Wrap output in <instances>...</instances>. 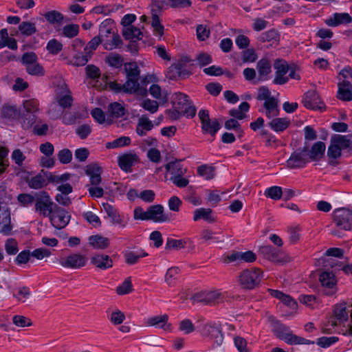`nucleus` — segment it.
<instances>
[{
  "label": "nucleus",
  "instance_id": "nucleus-1",
  "mask_svg": "<svg viewBox=\"0 0 352 352\" xmlns=\"http://www.w3.org/2000/svg\"><path fill=\"white\" fill-rule=\"evenodd\" d=\"M124 72L126 74V82L124 83V87L129 94H138L140 96H144L147 94L146 89L140 87L138 80L140 78V70L137 63L135 62L126 63L124 64Z\"/></svg>",
  "mask_w": 352,
  "mask_h": 352
},
{
  "label": "nucleus",
  "instance_id": "nucleus-2",
  "mask_svg": "<svg viewBox=\"0 0 352 352\" xmlns=\"http://www.w3.org/2000/svg\"><path fill=\"white\" fill-rule=\"evenodd\" d=\"M263 272L258 267L242 270L237 276L239 285L244 290H252L260 285Z\"/></svg>",
  "mask_w": 352,
  "mask_h": 352
},
{
  "label": "nucleus",
  "instance_id": "nucleus-3",
  "mask_svg": "<svg viewBox=\"0 0 352 352\" xmlns=\"http://www.w3.org/2000/svg\"><path fill=\"white\" fill-rule=\"evenodd\" d=\"M110 21H105L101 23L99 28L100 36L102 39L104 48L107 50H113L122 45L120 35L109 26Z\"/></svg>",
  "mask_w": 352,
  "mask_h": 352
},
{
  "label": "nucleus",
  "instance_id": "nucleus-4",
  "mask_svg": "<svg viewBox=\"0 0 352 352\" xmlns=\"http://www.w3.org/2000/svg\"><path fill=\"white\" fill-rule=\"evenodd\" d=\"M274 333L280 340L291 345L296 344H313L314 342L298 336L292 333L290 329L286 325L276 321L274 326Z\"/></svg>",
  "mask_w": 352,
  "mask_h": 352
},
{
  "label": "nucleus",
  "instance_id": "nucleus-5",
  "mask_svg": "<svg viewBox=\"0 0 352 352\" xmlns=\"http://www.w3.org/2000/svg\"><path fill=\"white\" fill-rule=\"evenodd\" d=\"M57 206L52 201L47 192L41 191L36 194L34 208L39 215L49 217Z\"/></svg>",
  "mask_w": 352,
  "mask_h": 352
},
{
  "label": "nucleus",
  "instance_id": "nucleus-6",
  "mask_svg": "<svg viewBox=\"0 0 352 352\" xmlns=\"http://www.w3.org/2000/svg\"><path fill=\"white\" fill-rule=\"evenodd\" d=\"M58 263L64 268L78 270L86 265L87 258L81 254L72 253L60 257L58 259Z\"/></svg>",
  "mask_w": 352,
  "mask_h": 352
},
{
  "label": "nucleus",
  "instance_id": "nucleus-7",
  "mask_svg": "<svg viewBox=\"0 0 352 352\" xmlns=\"http://www.w3.org/2000/svg\"><path fill=\"white\" fill-rule=\"evenodd\" d=\"M173 107L182 111V115L193 118L196 114V109L190 102L188 96L183 93H177L173 101Z\"/></svg>",
  "mask_w": 352,
  "mask_h": 352
},
{
  "label": "nucleus",
  "instance_id": "nucleus-8",
  "mask_svg": "<svg viewBox=\"0 0 352 352\" xmlns=\"http://www.w3.org/2000/svg\"><path fill=\"white\" fill-rule=\"evenodd\" d=\"M333 218L336 226L340 229L352 230V210L344 208L336 209Z\"/></svg>",
  "mask_w": 352,
  "mask_h": 352
},
{
  "label": "nucleus",
  "instance_id": "nucleus-9",
  "mask_svg": "<svg viewBox=\"0 0 352 352\" xmlns=\"http://www.w3.org/2000/svg\"><path fill=\"white\" fill-rule=\"evenodd\" d=\"M221 296V293L218 289L204 290L194 294L190 300L193 302L214 305Z\"/></svg>",
  "mask_w": 352,
  "mask_h": 352
},
{
  "label": "nucleus",
  "instance_id": "nucleus-10",
  "mask_svg": "<svg viewBox=\"0 0 352 352\" xmlns=\"http://www.w3.org/2000/svg\"><path fill=\"white\" fill-rule=\"evenodd\" d=\"M52 225L56 229H62L69 223L71 216L64 208L57 206L49 217Z\"/></svg>",
  "mask_w": 352,
  "mask_h": 352
},
{
  "label": "nucleus",
  "instance_id": "nucleus-11",
  "mask_svg": "<svg viewBox=\"0 0 352 352\" xmlns=\"http://www.w3.org/2000/svg\"><path fill=\"white\" fill-rule=\"evenodd\" d=\"M307 151L308 148L305 146L302 149H298L292 153L286 162L287 167L290 169L305 168L308 162L307 159L305 157V153Z\"/></svg>",
  "mask_w": 352,
  "mask_h": 352
},
{
  "label": "nucleus",
  "instance_id": "nucleus-12",
  "mask_svg": "<svg viewBox=\"0 0 352 352\" xmlns=\"http://www.w3.org/2000/svg\"><path fill=\"white\" fill-rule=\"evenodd\" d=\"M199 118L201 122V129L204 133L214 135L220 129V124L217 120H211L209 117L208 111L201 110L199 112Z\"/></svg>",
  "mask_w": 352,
  "mask_h": 352
},
{
  "label": "nucleus",
  "instance_id": "nucleus-13",
  "mask_svg": "<svg viewBox=\"0 0 352 352\" xmlns=\"http://www.w3.org/2000/svg\"><path fill=\"white\" fill-rule=\"evenodd\" d=\"M23 107L27 114L23 121L22 125L24 129H28L36 122V116L35 113L38 110V103L34 100H28L24 102Z\"/></svg>",
  "mask_w": 352,
  "mask_h": 352
},
{
  "label": "nucleus",
  "instance_id": "nucleus-14",
  "mask_svg": "<svg viewBox=\"0 0 352 352\" xmlns=\"http://www.w3.org/2000/svg\"><path fill=\"white\" fill-rule=\"evenodd\" d=\"M168 314L156 315L148 318L146 320V326L153 327L162 329L164 332L170 333L173 331V325L168 322Z\"/></svg>",
  "mask_w": 352,
  "mask_h": 352
},
{
  "label": "nucleus",
  "instance_id": "nucleus-15",
  "mask_svg": "<svg viewBox=\"0 0 352 352\" xmlns=\"http://www.w3.org/2000/svg\"><path fill=\"white\" fill-rule=\"evenodd\" d=\"M258 254L263 258L276 263L285 262L286 260L282 258L281 252L270 245H263L259 247Z\"/></svg>",
  "mask_w": 352,
  "mask_h": 352
},
{
  "label": "nucleus",
  "instance_id": "nucleus-16",
  "mask_svg": "<svg viewBox=\"0 0 352 352\" xmlns=\"http://www.w3.org/2000/svg\"><path fill=\"white\" fill-rule=\"evenodd\" d=\"M320 282L322 286V292L327 296H332L337 292L336 280L333 273L323 272L320 275Z\"/></svg>",
  "mask_w": 352,
  "mask_h": 352
},
{
  "label": "nucleus",
  "instance_id": "nucleus-17",
  "mask_svg": "<svg viewBox=\"0 0 352 352\" xmlns=\"http://www.w3.org/2000/svg\"><path fill=\"white\" fill-rule=\"evenodd\" d=\"M352 307L348 306L346 303L342 302L336 306L334 309V315L336 318L341 321H346L349 319V316H351V324L349 325V327L346 329L344 334L352 336Z\"/></svg>",
  "mask_w": 352,
  "mask_h": 352
},
{
  "label": "nucleus",
  "instance_id": "nucleus-18",
  "mask_svg": "<svg viewBox=\"0 0 352 352\" xmlns=\"http://www.w3.org/2000/svg\"><path fill=\"white\" fill-rule=\"evenodd\" d=\"M274 68L276 70L274 83L276 85L285 84L288 81V77L285 76L289 70L287 62L282 59H276L274 63Z\"/></svg>",
  "mask_w": 352,
  "mask_h": 352
},
{
  "label": "nucleus",
  "instance_id": "nucleus-19",
  "mask_svg": "<svg viewBox=\"0 0 352 352\" xmlns=\"http://www.w3.org/2000/svg\"><path fill=\"white\" fill-rule=\"evenodd\" d=\"M256 260V255L252 251L233 252L223 258L224 263H230L236 261H244L245 263H253Z\"/></svg>",
  "mask_w": 352,
  "mask_h": 352
},
{
  "label": "nucleus",
  "instance_id": "nucleus-20",
  "mask_svg": "<svg viewBox=\"0 0 352 352\" xmlns=\"http://www.w3.org/2000/svg\"><path fill=\"white\" fill-rule=\"evenodd\" d=\"M148 221L151 220L157 223L167 222L170 220L168 214L164 212V207L160 205L151 206L147 209Z\"/></svg>",
  "mask_w": 352,
  "mask_h": 352
},
{
  "label": "nucleus",
  "instance_id": "nucleus-21",
  "mask_svg": "<svg viewBox=\"0 0 352 352\" xmlns=\"http://www.w3.org/2000/svg\"><path fill=\"white\" fill-rule=\"evenodd\" d=\"M190 59L187 57L181 58L177 63L173 64L167 71L166 76L170 80H177L179 77H184L188 74L184 69V65L188 63Z\"/></svg>",
  "mask_w": 352,
  "mask_h": 352
},
{
  "label": "nucleus",
  "instance_id": "nucleus-22",
  "mask_svg": "<svg viewBox=\"0 0 352 352\" xmlns=\"http://www.w3.org/2000/svg\"><path fill=\"white\" fill-rule=\"evenodd\" d=\"M302 103L306 108L310 109L322 110L324 108L319 95L314 90L308 91L305 94Z\"/></svg>",
  "mask_w": 352,
  "mask_h": 352
},
{
  "label": "nucleus",
  "instance_id": "nucleus-23",
  "mask_svg": "<svg viewBox=\"0 0 352 352\" xmlns=\"http://www.w3.org/2000/svg\"><path fill=\"white\" fill-rule=\"evenodd\" d=\"M118 165L120 168L128 173L131 172L132 166L140 162L138 155L135 152L126 153L118 157Z\"/></svg>",
  "mask_w": 352,
  "mask_h": 352
},
{
  "label": "nucleus",
  "instance_id": "nucleus-24",
  "mask_svg": "<svg viewBox=\"0 0 352 352\" xmlns=\"http://www.w3.org/2000/svg\"><path fill=\"white\" fill-rule=\"evenodd\" d=\"M204 334L211 337L217 346H220L223 342V336L221 333L220 324L216 322H210L204 326Z\"/></svg>",
  "mask_w": 352,
  "mask_h": 352
},
{
  "label": "nucleus",
  "instance_id": "nucleus-25",
  "mask_svg": "<svg viewBox=\"0 0 352 352\" xmlns=\"http://www.w3.org/2000/svg\"><path fill=\"white\" fill-rule=\"evenodd\" d=\"M56 100L59 106L63 108H69L72 105L73 98L67 85L60 87V92L57 94Z\"/></svg>",
  "mask_w": 352,
  "mask_h": 352
},
{
  "label": "nucleus",
  "instance_id": "nucleus-26",
  "mask_svg": "<svg viewBox=\"0 0 352 352\" xmlns=\"http://www.w3.org/2000/svg\"><path fill=\"white\" fill-rule=\"evenodd\" d=\"M85 173L89 177L91 185L97 186L101 183L102 168L98 164L91 163L86 166Z\"/></svg>",
  "mask_w": 352,
  "mask_h": 352
},
{
  "label": "nucleus",
  "instance_id": "nucleus-27",
  "mask_svg": "<svg viewBox=\"0 0 352 352\" xmlns=\"http://www.w3.org/2000/svg\"><path fill=\"white\" fill-rule=\"evenodd\" d=\"M91 263L97 268L104 270L113 267V260L108 255L95 254L91 258Z\"/></svg>",
  "mask_w": 352,
  "mask_h": 352
},
{
  "label": "nucleus",
  "instance_id": "nucleus-28",
  "mask_svg": "<svg viewBox=\"0 0 352 352\" xmlns=\"http://www.w3.org/2000/svg\"><path fill=\"white\" fill-rule=\"evenodd\" d=\"M338 98L343 101L352 100V84L346 80H343L338 82Z\"/></svg>",
  "mask_w": 352,
  "mask_h": 352
},
{
  "label": "nucleus",
  "instance_id": "nucleus-29",
  "mask_svg": "<svg viewBox=\"0 0 352 352\" xmlns=\"http://www.w3.org/2000/svg\"><path fill=\"white\" fill-rule=\"evenodd\" d=\"M325 23L330 27H336L342 24L352 22V17L348 13H335L331 17L325 20Z\"/></svg>",
  "mask_w": 352,
  "mask_h": 352
},
{
  "label": "nucleus",
  "instance_id": "nucleus-30",
  "mask_svg": "<svg viewBox=\"0 0 352 352\" xmlns=\"http://www.w3.org/2000/svg\"><path fill=\"white\" fill-rule=\"evenodd\" d=\"M256 69L259 80H266L272 72L271 61L267 58H263L257 62Z\"/></svg>",
  "mask_w": 352,
  "mask_h": 352
},
{
  "label": "nucleus",
  "instance_id": "nucleus-31",
  "mask_svg": "<svg viewBox=\"0 0 352 352\" xmlns=\"http://www.w3.org/2000/svg\"><path fill=\"white\" fill-rule=\"evenodd\" d=\"M326 149V146L322 142H317L312 146L309 153V159L311 161L320 160L324 155Z\"/></svg>",
  "mask_w": 352,
  "mask_h": 352
},
{
  "label": "nucleus",
  "instance_id": "nucleus-32",
  "mask_svg": "<svg viewBox=\"0 0 352 352\" xmlns=\"http://www.w3.org/2000/svg\"><path fill=\"white\" fill-rule=\"evenodd\" d=\"M263 107L265 110V115L268 118H274L279 114L278 101L275 98L265 101Z\"/></svg>",
  "mask_w": 352,
  "mask_h": 352
},
{
  "label": "nucleus",
  "instance_id": "nucleus-33",
  "mask_svg": "<svg viewBox=\"0 0 352 352\" xmlns=\"http://www.w3.org/2000/svg\"><path fill=\"white\" fill-rule=\"evenodd\" d=\"M89 243L95 249L104 250L109 247V240L107 237L96 234L89 236Z\"/></svg>",
  "mask_w": 352,
  "mask_h": 352
},
{
  "label": "nucleus",
  "instance_id": "nucleus-34",
  "mask_svg": "<svg viewBox=\"0 0 352 352\" xmlns=\"http://www.w3.org/2000/svg\"><path fill=\"white\" fill-rule=\"evenodd\" d=\"M269 292L272 296L279 299L285 305L292 309H296L297 303L290 296L278 290L269 289Z\"/></svg>",
  "mask_w": 352,
  "mask_h": 352
},
{
  "label": "nucleus",
  "instance_id": "nucleus-35",
  "mask_svg": "<svg viewBox=\"0 0 352 352\" xmlns=\"http://www.w3.org/2000/svg\"><path fill=\"white\" fill-rule=\"evenodd\" d=\"M122 34L126 40H130L134 42L141 40L142 38V32L141 30L133 25L130 28H123Z\"/></svg>",
  "mask_w": 352,
  "mask_h": 352
},
{
  "label": "nucleus",
  "instance_id": "nucleus-36",
  "mask_svg": "<svg viewBox=\"0 0 352 352\" xmlns=\"http://www.w3.org/2000/svg\"><path fill=\"white\" fill-rule=\"evenodd\" d=\"M212 210L210 208H200L195 210L193 220L197 221L204 219L208 222L212 223L215 219L212 215Z\"/></svg>",
  "mask_w": 352,
  "mask_h": 352
},
{
  "label": "nucleus",
  "instance_id": "nucleus-37",
  "mask_svg": "<svg viewBox=\"0 0 352 352\" xmlns=\"http://www.w3.org/2000/svg\"><path fill=\"white\" fill-rule=\"evenodd\" d=\"M342 150L337 146L336 144L333 143V140L331 139L330 145L327 150V155L330 160L329 164L331 166H336L338 164L336 160L341 156Z\"/></svg>",
  "mask_w": 352,
  "mask_h": 352
},
{
  "label": "nucleus",
  "instance_id": "nucleus-38",
  "mask_svg": "<svg viewBox=\"0 0 352 352\" xmlns=\"http://www.w3.org/2000/svg\"><path fill=\"white\" fill-rule=\"evenodd\" d=\"M165 168L170 173L171 177L183 176L186 173V169L184 168L177 160L168 163L166 164Z\"/></svg>",
  "mask_w": 352,
  "mask_h": 352
},
{
  "label": "nucleus",
  "instance_id": "nucleus-39",
  "mask_svg": "<svg viewBox=\"0 0 352 352\" xmlns=\"http://www.w3.org/2000/svg\"><path fill=\"white\" fill-rule=\"evenodd\" d=\"M153 127L152 122L146 116H142L138 119L136 132L142 136L146 134L145 131H150Z\"/></svg>",
  "mask_w": 352,
  "mask_h": 352
},
{
  "label": "nucleus",
  "instance_id": "nucleus-40",
  "mask_svg": "<svg viewBox=\"0 0 352 352\" xmlns=\"http://www.w3.org/2000/svg\"><path fill=\"white\" fill-rule=\"evenodd\" d=\"M45 19L51 25H60L63 23L65 16L57 10H51L44 14Z\"/></svg>",
  "mask_w": 352,
  "mask_h": 352
},
{
  "label": "nucleus",
  "instance_id": "nucleus-41",
  "mask_svg": "<svg viewBox=\"0 0 352 352\" xmlns=\"http://www.w3.org/2000/svg\"><path fill=\"white\" fill-rule=\"evenodd\" d=\"M250 109V104L247 102H242L238 109H233L230 110L229 114L230 116L238 120H243L246 118L245 113Z\"/></svg>",
  "mask_w": 352,
  "mask_h": 352
},
{
  "label": "nucleus",
  "instance_id": "nucleus-42",
  "mask_svg": "<svg viewBox=\"0 0 352 352\" xmlns=\"http://www.w3.org/2000/svg\"><path fill=\"white\" fill-rule=\"evenodd\" d=\"M103 210L106 212L108 217L111 218V222L114 224L122 225V219L116 210L108 203L102 204Z\"/></svg>",
  "mask_w": 352,
  "mask_h": 352
},
{
  "label": "nucleus",
  "instance_id": "nucleus-43",
  "mask_svg": "<svg viewBox=\"0 0 352 352\" xmlns=\"http://www.w3.org/2000/svg\"><path fill=\"white\" fill-rule=\"evenodd\" d=\"M290 124V120L287 118H274L270 123V126L276 132L285 130Z\"/></svg>",
  "mask_w": 352,
  "mask_h": 352
},
{
  "label": "nucleus",
  "instance_id": "nucleus-44",
  "mask_svg": "<svg viewBox=\"0 0 352 352\" xmlns=\"http://www.w3.org/2000/svg\"><path fill=\"white\" fill-rule=\"evenodd\" d=\"M26 183L29 187L33 189H41L46 184L45 179L41 174L26 179Z\"/></svg>",
  "mask_w": 352,
  "mask_h": 352
},
{
  "label": "nucleus",
  "instance_id": "nucleus-45",
  "mask_svg": "<svg viewBox=\"0 0 352 352\" xmlns=\"http://www.w3.org/2000/svg\"><path fill=\"white\" fill-rule=\"evenodd\" d=\"M186 242L183 239L168 238L165 244V250L167 251H171L184 249L186 247Z\"/></svg>",
  "mask_w": 352,
  "mask_h": 352
},
{
  "label": "nucleus",
  "instance_id": "nucleus-46",
  "mask_svg": "<svg viewBox=\"0 0 352 352\" xmlns=\"http://www.w3.org/2000/svg\"><path fill=\"white\" fill-rule=\"evenodd\" d=\"M331 139L341 150L349 148L351 144V140L346 135L336 134L332 135Z\"/></svg>",
  "mask_w": 352,
  "mask_h": 352
},
{
  "label": "nucleus",
  "instance_id": "nucleus-47",
  "mask_svg": "<svg viewBox=\"0 0 352 352\" xmlns=\"http://www.w3.org/2000/svg\"><path fill=\"white\" fill-rule=\"evenodd\" d=\"M105 61L111 67L115 68L120 67L124 63V58L122 56L117 53H110L105 58Z\"/></svg>",
  "mask_w": 352,
  "mask_h": 352
},
{
  "label": "nucleus",
  "instance_id": "nucleus-48",
  "mask_svg": "<svg viewBox=\"0 0 352 352\" xmlns=\"http://www.w3.org/2000/svg\"><path fill=\"white\" fill-rule=\"evenodd\" d=\"M215 168L207 164L201 165L197 168V173L199 176L207 180H210L214 177Z\"/></svg>",
  "mask_w": 352,
  "mask_h": 352
},
{
  "label": "nucleus",
  "instance_id": "nucleus-49",
  "mask_svg": "<svg viewBox=\"0 0 352 352\" xmlns=\"http://www.w3.org/2000/svg\"><path fill=\"white\" fill-rule=\"evenodd\" d=\"M91 56L90 52H86L85 50L82 52H78L74 56L73 65L76 66H84L87 64Z\"/></svg>",
  "mask_w": 352,
  "mask_h": 352
},
{
  "label": "nucleus",
  "instance_id": "nucleus-50",
  "mask_svg": "<svg viewBox=\"0 0 352 352\" xmlns=\"http://www.w3.org/2000/svg\"><path fill=\"white\" fill-rule=\"evenodd\" d=\"M19 30L23 35L31 36L36 32V25L30 21H23L19 25Z\"/></svg>",
  "mask_w": 352,
  "mask_h": 352
},
{
  "label": "nucleus",
  "instance_id": "nucleus-51",
  "mask_svg": "<svg viewBox=\"0 0 352 352\" xmlns=\"http://www.w3.org/2000/svg\"><path fill=\"white\" fill-rule=\"evenodd\" d=\"M108 111L112 118H120L125 113L124 107L118 102L110 104L109 105Z\"/></svg>",
  "mask_w": 352,
  "mask_h": 352
},
{
  "label": "nucleus",
  "instance_id": "nucleus-52",
  "mask_svg": "<svg viewBox=\"0 0 352 352\" xmlns=\"http://www.w3.org/2000/svg\"><path fill=\"white\" fill-rule=\"evenodd\" d=\"M79 26L77 24H68L65 25L62 30L60 35L68 37L74 38L78 34Z\"/></svg>",
  "mask_w": 352,
  "mask_h": 352
},
{
  "label": "nucleus",
  "instance_id": "nucleus-53",
  "mask_svg": "<svg viewBox=\"0 0 352 352\" xmlns=\"http://www.w3.org/2000/svg\"><path fill=\"white\" fill-rule=\"evenodd\" d=\"M151 25L154 32L159 36H162L164 34V28L161 23L159 14L157 13L156 10H153Z\"/></svg>",
  "mask_w": 352,
  "mask_h": 352
},
{
  "label": "nucleus",
  "instance_id": "nucleus-54",
  "mask_svg": "<svg viewBox=\"0 0 352 352\" xmlns=\"http://www.w3.org/2000/svg\"><path fill=\"white\" fill-rule=\"evenodd\" d=\"M131 144V139L126 136L120 137L113 142L106 144L107 148H114L124 146H128Z\"/></svg>",
  "mask_w": 352,
  "mask_h": 352
},
{
  "label": "nucleus",
  "instance_id": "nucleus-55",
  "mask_svg": "<svg viewBox=\"0 0 352 352\" xmlns=\"http://www.w3.org/2000/svg\"><path fill=\"white\" fill-rule=\"evenodd\" d=\"M12 322L18 327H28L32 325V322L30 318L21 316L16 315L12 318Z\"/></svg>",
  "mask_w": 352,
  "mask_h": 352
},
{
  "label": "nucleus",
  "instance_id": "nucleus-56",
  "mask_svg": "<svg viewBox=\"0 0 352 352\" xmlns=\"http://www.w3.org/2000/svg\"><path fill=\"white\" fill-rule=\"evenodd\" d=\"M47 50L52 54H58L63 49V44L58 40L53 38L48 41Z\"/></svg>",
  "mask_w": 352,
  "mask_h": 352
},
{
  "label": "nucleus",
  "instance_id": "nucleus-57",
  "mask_svg": "<svg viewBox=\"0 0 352 352\" xmlns=\"http://www.w3.org/2000/svg\"><path fill=\"white\" fill-rule=\"evenodd\" d=\"M265 195L274 200H278L283 195L282 188L279 186L270 187L265 191Z\"/></svg>",
  "mask_w": 352,
  "mask_h": 352
},
{
  "label": "nucleus",
  "instance_id": "nucleus-58",
  "mask_svg": "<svg viewBox=\"0 0 352 352\" xmlns=\"http://www.w3.org/2000/svg\"><path fill=\"white\" fill-rule=\"evenodd\" d=\"M133 286L131 280V278H127L119 286L116 287V293L118 295H124L132 292Z\"/></svg>",
  "mask_w": 352,
  "mask_h": 352
},
{
  "label": "nucleus",
  "instance_id": "nucleus-59",
  "mask_svg": "<svg viewBox=\"0 0 352 352\" xmlns=\"http://www.w3.org/2000/svg\"><path fill=\"white\" fill-rule=\"evenodd\" d=\"M279 33L277 30L272 29L268 30L259 36V40L261 42H267L271 41H277L279 39Z\"/></svg>",
  "mask_w": 352,
  "mask_h": 352
},
{
  "label": "nucleus",
  "instance_id": "nucleus-60",
  "mask_svg": "<svg viewBox=\"0 0 352 352\" xmlns=\"http://www.w3.org/2000/svg\"><path fill=\"white\" fill-rule=\"evenodd\" d=\"M19 115V113L14 106L6 105L1 110V116L4 118L14 119L18 118Z\"/></svg>",
  "mask_w": 352,
  "mask_h": 352
},
{
  "label": "nucleus",
  "instance_id": "nucleus-61",
  "mask_svg": "<svg viewBox=\"0 0 352 352\" xmlns=\"http://www.w3.org/2000/svg\"><path fill=\"white\" fill-rule=\"evenodd\" d=\"M140 106L146 111H149L151 113H155L159 108L158 102L155 100H152L150 99L144 100L141 102Z\"/></svg>",
  "mask_w": 352,
  "mask_h": 352
},
{
  "label": "nucleus",
  "instance_id": "nucleus-62",
  "mask_svg": "<svg viewBox=\"0 0 352 352\" xmlns=\"http://www.w3.org/2000/svg\"><path fill=\"white\" fill-rule=\"evenodd\" d=\"M21 62L25 66V68H27L28 66L37 63L38 57L34 52H27L23 54Z\"/></svg>",
  "mask_w": 352,
  "mask_h": 352
},
{
  "label": "nucleus",
  "instance_id": "nucleus-63",
  "mask_svg": "<svg viewBox=\"0 0 352 352\" xmlns=\"http://www.w3.org/2000/svg\"><path fill=\"white\" fill-rule=\"evenodd\" d=\"M57 157L61 164H67L72 160V153L69 149L64 148L58 153Z\"/></svg>",
  "mask_w": 352,
  "mask_h": 352
},
{
  "label": "nucleus",
  "instance_id": "nucleus-64",
  "mask_svg": "<svg viewBox=\"0 0 352 352\" xmlns=\"http://www.w3.org/2000/svg\"><path fill=\"white\" fill-rule=\"evenodd\" d=\"M17 200L21 206L26 207L36 202V197L30 194L21 193L18 195Z\"/></svg>",
  "mask_w": 352,
  "mask_h": 352
}]
</instances>
